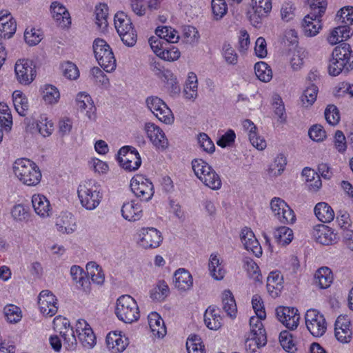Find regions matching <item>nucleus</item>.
I'll list each match as a JSON object with an SVG mask.
<instances>
[{"label": "nucleus", "instance_id": "nucleus-1", "mask_svg": "<svg viewBox=\"0 0 353 353\" xmlns=\"http://www.w3.org/2000/svg\"><path fill=\"white\" fill-rule=\"evenodd\" d=\"M14 176L23 185L34 187L39 185L42 179L39 165L28 158H19L12 165Z\"/></svg>", "mask_w": 353, "mask_h": 353}, {"label": "nucleus", "instance_id": "nucleus-2", "mask_svg": "<svg viewBox=\"0 0 353 353\" xmlns=\"http://www.w3.org/2000/svg\"><path fill=\"white\" fill-rule=\"evenodd\" d=\"M77 196L83 208L89 211L94 210L103 200L102 187L94 179L84 180L78 185Z\"/></svg>", "mask_w": 353, "mask_h": 353}, {"label": "nucleus", "instance_id": "nucleus-3", "mask_svg": "<svg viewBox=\"0 0 353 353\" xmlns=\"http://www.w3.org/2000/svg\"><path fill=\"white\" fill-rule=\"evenodd\" d=\"M353 69V50L347 43H343L336 46L332 53L330 60L328 72L336 77L343 70L349 71Z\"/></svg>", "mask_w": 353, "mask_h": 353}, {"label": "nucleus", "instance_id": "nucleus-4", "mask_svg": "<svg viewBox=\"0 0 353 353\" xmlns=\"http://www.w3.org/2000/svg\"><path fill=\"white\" fill-rule=\"evenodd\" d=\"M114 314L117 319L125 323H132L140 319V310L136 300L128 294L117 298L115 302Z\"/></svg>", "mask_w": 353, "mask_h": 353}, {"label": "nucleus", "instance_id": "nucleus-5", "mask_svg": "<svg viewBox=\"0 0 353 353\" xmlns=\"http://www.w3.org/2000/svg\"><path fill=\"white\" fill-rule=\"evenodd\" d=\"M94 57L101 68L107 72H113L117 66L112 48L102 39H96L92 45Z\"/></svg>", "mask_w": 353, "mask_h": 353}, {"label": "nucleus", "instance_id": "nucleus-6", "mask_svg": "<svg viewBox=\"0 0 353 353\" xmlns=\"http://www.w3.org/2000/svg\"><path fill=\"white\" fill-rule=\"evenodd\" d=\"M114 24L123 43L128 46H133L137 42V34L128 16L123 12H117Z\"/></svg>", "mask_w": 353, "mask_h": 353}, {"label": "nucleus", "instance_id": "nucleus-7", "mask_svg": "<svg viewBox=\"0 0 353 353\" xmlns=\"http://www.w3.org/2000/svg\"><path fill=\"white\" fill-rule=\"evenodd\" d=\"M53 328L59 332L63 340L65 349L74 350L77 346V338L74 334V326H71L68 319L57 316L53 320Z\"/></svg>", "mask_w": 353, "mask_h": 353}, {"label": "nucleus", "instance_id": "nucleus-8", "mask_svg": "<svg viewBox=\"0 0 353 353\" xmlns=\"http://www.w3.org/2000/svg\"><path fill=\"white\" fill-rule=\"evenodd\" d=\"M14 73L16 79L20 84L30 85L37 76L34 61L26 58L19 59L14 65Z\"/></svg>", "mask_w": 353, "mask_h": 353}, {"label": "nucleus", "instance_id": "nucleus-9", "mask_svg": "<svg viewBox=\"0 0 353 353\" xmlns=\"http://www.w3.org/2000/svg\"><path fill=\"white\" fill-rule=\"evenodd\" d=\"M117 161L120 166L126 171L138 170L141 165V159L137 150L132 146L122 147L118 152Z\"/></svg>", "mask_w": 353, "mask_h": 353}, {"label": "nucleus", "instance_id": "nucleus-10", "mask_svg": "<svg viewBox=\"0 0 353 353\" xmlns=\"http://www.w3.org/2000/svg\"><path fill=\"white\" fill-rule=\"evenodd\" d=\"M148 108L161 122L172 124L174 115L167 104L160 98L155 96L148 97L145 101Z\"/></svg>", "mask_w": 353, "mask_h": 353}, {"label": "nucleus", "instance_id": "nucleus-11", "mask_svg": "<svg viewBox=\"0 0 353 353\" xmlns=\"http://www.w3.org/2000/svg\"><path fill=\"white\" fill-rule=\"evenodd\" d=\"M270 209L274 216L283 224H292L296 221V216L293 210L288 203L279 197L271 199Z\"/></svg>", "mask_w": 353, "mask_h": 353}, {"label": "nucleus", "instance_id": "nucleus-12", "mask_svg": "<svg viewBox=\"0 0 353 353\" xmlns=\"http://www.w3.org/2000/svg\"><path fill=\"white\" fill-rule=\"evenodd\" d=\"M162 241V234L155 228H142L137 232V243L143 249L157 248Z\"/></svg>", "mask_w": 353, "mask_h": 353}, {"label": "nucleus", "instance_id": "nucleus-13", "mask_svg": "<svg viewBox=\"0 0 353 353\" xmlns=\"http://www.w3.org/2000/svg\"><path fill=\"white\" fill-rule=\"evenodd\" d=\"M130 188L134 195L141 201H148L153 196V184L143 175L133 176L130 181Z\"/></svg>", "mask_w": 353, "mask_h": 353}, {"label": "nucleus", "instance_id": "nucleus-14", "mask_svg": "<svg viewBox=\"0 0 353 353\" xmlns=\"http://www.w3.org/2000/svg\"><path fill=\"white\" fill-rule=\"evenodd\" d=\"M305 325L309 332L314 336H323L327 329L324 316L317 310L310 309L305 315Z\"/></svg>", "mask_w": 353, "mask_h": 353}, {"label": "nucleus", "instance_id": "nucleus-15", "mask_svg": "<svg viewBox=\"0 0 353 353\" xmlns=\"http://www.w3.org/2000/svg\"><path fill=\"white\" fill-rule=\"evenodd\" d=\"M39 312L45 316H54L59 309V301L54 293L48 290L40 292L37 297Z\"/></svg>", "mask_w": 353, "mask_h": 353}, {"label": "nucleus", "instance_id": "nucleus-16", "mask_svg": "<svg viewBox=\"0 0 353 353\" xmlns=\"http://www.w3.org/2000/svg\"><path fill=\"white\" fill-rule=\"evenodd\" d=\"M74 334L83 347L92 349L97 343L96 336L88 322L84 319H78L74 325Z\"/></svg>", "mask_w": 353, "mask_h": 353}, {"label": "nucleus", "instance_id": "nucleus-17", "mask_svg": "<svg viewBox=\"0 0 353 353\" xmlns=\"http://www.w3.org/2000/svg\"><path fill=\"white\" fill-rule=\"evenodd\" d=\"M26 130L31 134L37 132L43 137H48L54 131V123L46 114H42L36 120L27 119Z\"/></svg>", "mask_w": 353, "mask_h": 353}, {"label": "nucleus", "instance_id": "nucleus-18", "mask_svg": "<svg viewBox=\"0 0 353 353\" xmlns=\"http://www.w3.org/2000/svg\"><path fill=\"white\" fill-rule=\"evenodd\" d=\"M74 105L79 113L83 114L90 121L97 118V108L90 95L85 92H79L74 99Z\"/></svg>", "mask_w": 353, "mask_h": 353}, {"label": "nucleus", "instance_id": "nucleus-19", "mask_svg": "<svg viewBox=\"0 0 353 353\" xmlns=\"http://www.w3.org/2000/svg\"><path fill=\"white\" fill-rule=\"evenodd\" d=\"M144 131L147 137L157 150L164 151L168 148V139L164 132L158 125L152 122L145 123Z\"/></svg>", "mask_w": 353, "mask_h": 353}, {"label": "nucleus", "instance_id": "nucleus-20", "mask_svg": "<svg viewBox=\"0 0 353 353\" xmlns=\"http://www.w3.org/2000/svg\"><path fill=\"white\" fill-rule=\"evenodd\" d=\"M251 6L253 12L250 14V21L252 26L259 27L272 10V0H251Z\"/></svg>", "mask_w": 353, "mask_h": 353}, {"label": "nucleus", "instance_id": "nucleus-21", "mask_svg": "<svg viewBox=\"0 0 353 353\" xmlns=\"http://www.w3.org/2000/svg\"><path fill=\"white\" fill-rule=\"evenodd\" d=\"M278 320L287 328L294 330L298 327L300 315L295 307L279 306L276 309Z\"/></svg>", "mask_w": 353, "mask_h": 353}, {"label": "nucleus", "instance_id": "nucleus-22", "mask_svg": "<svg viewBox=\"0 0 353 353\" xmlns=\"http://www.w3.org/2000/svg\"><path fill=\"white\" fill-rule=\"evenodd\" d=\"M31 203L35 214L41 219H47L52 216V206L49 199L43 194L35 193L31 197Z\"/></svg>", "mask_w": 353, "mask_h": 353}, {"label": "nucleus", "instance_id": "nucleus-23", "mask_svg": "<svg viewBox=\"0 0 353 353\" xmlns=\"http://www.w3.org/2000/svg\"><path fill=\"white\" fill-rule=\"evenodd\" d=\"M173 285L178 292L181 293L187 292L193 288V276L185 268H179L174 272Z\"/></svg>", "mask_w": 353, "mask_h": 353}, {"label": "nucleus", "instance_id": "nucleus-24", "mask_svg": "<svg viewBox=\"0 0 353 353\" xmlns=\"http://www.w3.org/2000/svg\"><path fill=\"white\" fill-rule=\"evenodd\" d=\"M334 334L336 339L342 343H347L352 339V329L350 318L340 315L335 322Z\"/></svg>", "mask_w": 353, "mask_h": 353}, {"label": "nucleus", "instance_id": "nucleus-25", "mask_svg": "<svg viewBox=\"0 0 353 353\" xmlns=\"http://www.w3.org/2000/svg\"><path fill=\"white\" fill-rule=\"evenodd\" d=\"M312 234L314 239L321 245H330L338 241L337 234L331 228L324 224L314 227Z\"/></svg>", "mask_w": 353, "mask_h": 353}, {"label": "nucleus", "instance_id": "nucleus-26", "mask_svg": "<svg viewBox=\"0 0 353 353\" xmlns=\"http://www.w3.org/2000/svg\"><path fill=\"white\" fill-rule=\"evenodd\" d=\"M107 347L112 353L123 352L129 345V339L121 331L110 332L105 339Z\"/></svg>", "mask_w": 353, "mask_h": 353}, {"label": "nucleus", "instance_id": "nucleus-27", "mask_svg": "<svg viewBox=\"0 0 353 353\" xmlns=\"http://www.w3.org/2000/svg\"><path fill=\"white\" fill-rule=\"evenodd\" d=\"M17 30V21L8 10H0V37L10 39Z\"/></svg>", "mask_w": 353, "mask_h": 353}, {"label": "nucleus", "instance_id": "nucleus-28", "mask_svg": "<svg viewBox=\"0 0 353 353\" xmlns=\"http://www.w3.org/2000/svg\"><path fill=\"white\" fill-rule=\"evenodd\" d=\"M51 16L61 28H68L71 24L70 14L66 7L59 1L52 2L50 8Z\"/></svg>", "mask_w": 353, "mask_h": 353}, {"label": "nucleus", "instance_id": "nucleus-29", "mask_svg": "<svg viewBox=\"0 0 353 353\" xmlns=\"http://www.w3.org/2000/svg\"><path fill=\"white\" fill-rule=\"evenodd\" d=\"M241 241L244 248L252 252L256 257L262 255V248L251 229L245 228L241 230Z\"/></svg>", "mask_w": 353, "mask_h": 353}, {"label": "nucleus", "instance_id": "nucleus-30", "mask_svg": "<svg viewBox=\"0 0 353 353\" xmlns=\"http://www.w3.org/2000/svg\"><path fill=\"white\" fill-rule=\"evenodd\" d=\"M307 54L306 50L301 47L290 50L286 55L288 65L294 72L301 70L304 66Z\"/></svg>", "mask_w": 353, "mask_h": 353}, {"label": "nucleus", "instance_id": "nucleus-31", "mask_svg": "<svg viewBox=\"0 0 353 353\" xmlns=\"http://www.w3.org/2000/svg\"><path fill=\"white\" fill-rule=\"evenodd\" d=\"M210 275L216 281L222 280L226 274V268L223 258L217 253L210 254L208 262Z\"/></svg>", "mask_w": 353, "mask_h": 353}, {"label": "nucleus", "instance_id": "nucleus-32", "mask_svg": "<svg viewBox=\"0 0 353 353\" xmlns=\"http://www.w3.org/2000/svg\"><path fill=\"white\" fill-rule=\"evenodd\" d=\"M353 36V30L347 26H339L327 33L326 41L331 46L336 45L343 41H347Z\"/></svg>", "mask_w": 353, "mask_h": 353}, {"label": "nucleus", "instance_id": "nucleus-33", "mask_svg": "<svg viewBox=\"0 0 353 353\" xmlns=\"http://www.w3.org/2000/svg\"><path fill=\"white\" fill-rule=\"evenodd\" d=\"M41 101L47 106H54L59 103L61 99V93L59 88L54 85L46 83L39 88Z\"/></svg>", "mask_w": 353, "mask_h": 353}, {"label": "nucleus", "instance_id": "nucleus-34", "mask_svg": "<svg viewBox=\"0 0 353 353\" xmlns=\"http://www.w3.org/2000/svg\"><path fill=\"white\" fill-rule=\"evenodd\" d=\"M148 325L154 339H163L167 330L161 316L157 312H151L148 316Z\"/></svg>", "mask_w": 353, "mask_h": 353}, {"label": "nucleus", "instance_id": "nucleus-35", "mask_svg": "<svg viewBox=\"0 0 353 353\" xmlns=\"http://www.w3.org/2000/svg\"><path fill=\"white\" fill-rule=\"evenodd\" d=\"M283 289V277L279 271L271 272L267 279V290L272 298L280 296Z\"/></svg>", "mask_w": 353, "mask_h": 353}, {"label": "nucleus", "instance_id": "nucleus-36", "mask_svg": "<svg viewBox=\"0 0 353 353\" xmlns=\"http://www.w3.org/2000/svg\"><path fill=\"white\" fill-rule=\"evenodd\" d=\"M55 228L59 233L70 234L76 230L77 225L70 213L62 212L56 219Z\"/></svg>", "mask_w": 353, "mask_h": 353}, {"label": "nucleus", "instance_id": "nucleus-37", "mask_svg": "<svg viewBox=\"0 0 353 353\" xmlns=\"http://www.w3.org/2000/svg\"><path fill=\"white\" fill-rule=\"evenodd\" d=\"M302 27L305 36L313 37L322 29L321 17L308 14L303 20Z\"/></svg>", "mask_w": 353, "mask_h": 353}, {"label": "nucleus", "instance_id": "nucleus-38", "mask_svg": "<svg viewBox=\"0 0 353 353\" xmlns=\"http://www.w3.org/2000/svg\"><path fill=\"white\" fill-rule=\"evenodd\" d=\"M121 214L123 219L129 221L139 220L143 215V209L141 203L131 201L123 203L121 208Z\"/></svg>", "mask_w": 353, "mask_h": 353}, {"label": "nucleus", "instance_id": "nucleus-39", "mask_svg": "<svg viewBox=\"0 0 353 353\" xmlns=\"http://www.w3.org/2000/svg\"><path fill=\"white\" fill-rule=\"evenodd\" d=\"M70 274L72 281L76 283L78 288L87 292L90 290V283L85 276L83 269L77 265L70 268Z\"/></svg>", "mask_w": 353, "mask_h": 353}, {"label": "nucleus", "instance_id": "nucleus-40", "mask_svg": "<svg viewBox=\"0 0 353 353\" xmlns=\"http://www.w3.org/2000/svg\"><path fill=\"white\" fill-rule=\"evenodd\" d=\"M302 177L309 191L316 192L321 188V178L314 170L305 168L302 171Z\"/></svg>", "mask_w": 353, "mask_h": 353}, {"label": "nucleus", "instance_id": "nucleus-41", "mask_svg": "<svg viewBox=\"0 0 353 353\" xmlns=\"http://www.w3.org/2000/svg\"><path fill=\"white\" fill-rule=\"evenodd\" d=\"M266 343V335L249 332L245 341V349L250 353H259V350Z\"/></svg>", "mask_w": 353, "mask_h": 353}, {"label": "nucleus", "instance_id": "nucleus-42", "mask_svg": "<svg viewBox=\"0 0 353 353\" xmlns=\"http://www.w3.org/2000/svg\"><path fill=\"white\" fill-rule=\"evenodd\" d=\"M183 93L185 98L194 101L198 96V79L196 74L193 72L188 74L185 82Z\"/></svg>", "mask_w": 353, "mask_h": 353}, {"label": "nucleus", "instance_id": "nucleus-43", "mask_svg": "<svg viewBox=\"0 0 353 353\" xmlns=\"http://www.w3.org/2000/svg\"><path fill=\"white\" fill-rule=\"evenodd\" d=\"M204 321L206 326L212 330H217L222 325V318L219 311L212 306L208 307L205 310Z\"/></svg>", "mask_w": 353, "mask_h": 353}, {"label": "nucleus", "instance_id": "nucleus-44", "mask_svg": "<svg viewBox=\"0 0 353 353\" xmlns=\"http://www.w3.org/2000/svg\"><path fill=\"white\" fill-rule=\"evenodd\" d=\"M222 308L227 315L234 319L237 314V307L234 297L229 290H225L222 293Z\"/></svg>", "mask_w": 353, "mask_h": 353}, {"label": "nucleus", "instance_id": "nucleus-45", "mask_svg": "<svg viewBox=\"0 0 353 353\" xmlns=\"http://www.w3.org/2000/svg\"><path fill=\"white\" fill-rule=\"evenodd\" d=\"M316 218L323 223H330L334 219V212L332 207L325 202L318 203L314 208Z\"/></svg>", "mask_w": 353, "mask_h": 353}, {"label": "nucleus", "instance_id": "nucleus-46", "mask_svg": "<svg viewBox=\"0 0 353 353\" xmlns=\"http://www.w3.org/2000/svg\"><path fill=\"white\" fill-rule=\"evenodd\" d=\"M333 279L332 272L327 267L320 268L314 274L315 283L321 289L329 288L333 281Z\"/></svg>", "mask_w": 353, "mask_h": 353}, {"label": "nucleus", "instance_id": "nucleus-47", "mask_svg": "<svg viewBox=\"0 0 353 353\" xmlns=\"http://www.w3.org/2000/svg\"><path fill=\"white\" fill-rule=\"evenodd\" d=\"M12 101L14 108L20 116H26L28 110V101L26 96L20 90L12 93Z\"/></svg>", "mask_w": 353, "mask_h": 353}, {"label": "nucleus", "instance_id": "nucleus-48", "mask_svg": "<svg viewBox=\"0 0 353 353\" xmlns=\"http://www.w3.org/2000/svg\"><path fill=\"white\" fill-rule=\"evenodd\" d=\"M274 237L279 245L285 246L292 241L294 233L290 228L280 226L275 229Z\"/></svg>", "mask_w": 353, "mask_h": 353}, {"label": "nucleus", "instance_id": "nucleus-49", "mask_svg": "<svg viewBox=\"0 0 353 353\" xmlns=\"http://www.w3.org/2000/svg\"><path fill=\"white\" fill-rule=\"evenodd\" d=\"M170 294V288L163 280L159 281L150 292V296L154 301H163Z\"/></svg>", "mask_w": 353, "mask_h": 353}, {"label": "nucleus", "instance_id": "nucleus-50", "mask_svg": "<svg viewBox=\"0 0 353 353\" xmlns=\"http://www.w3.org/2000/svg\"><path fill=\"white\" fill-rule=\"evenodd\" d=\"M318 91L317 86L313 83L306 87L300 97L302 105L305 108L312 106L316 100Z\"/></svg>", "mask_w": 353, "mask_h": 353}, {"label": "nucleus", "instance_id": "nucleus-51", "mask_svg": "<svg viewBox=\"0 0 353 353\" xmlns=\"http://www.w3.org/2000/svg\"><path fill=\"white\" fill-rule=\"evenodd\" d=\"M86 270L93 283L97 285L103 283L105 280L104 273L103 272L102 268L96 262H88L86 264Z\"/></svg>", "mask_w": 353, "mask_h": 353}, {"label": "nucleus", "instance_id": "nucleus-52", "mask_svg": "<svg viewBox=\"0 0 353 353\" xmlns=\"http://www.w3.org/2000/svg\"><path fill=\"white\" fill-rule=\"evenodd\" d=\"M243 268L248 276L256 281H261L262 275L259 267L251 258L245 257L243 260Z\"/></svg>", "mask_w": 353, "mask_h": 353}, {"label": "nucleus", "instance_id": "nucleus-53", "mask_svg": "<svg viewBox=\"0 0 353 353\" xmlns=\"http://www.w3.org/2000/svg\"><path fill=\"white\" fill-rule=\"evenodd\" d=\"M287 163L285 157L282 154H278L270 165L268 172L270 176L276 177L280 176L284 171Z\"/></svg>", "mask_w": 353, "mask_h": 353}, {"label": "nucleus", "instance_id": "nucleus-54", "mask_svg": "<svg viewBox=\"0 0 353 353\" xmlns=\"http://www.w3.org/2000/svg\"><path fill=\"white\" fill-rule=\"evenodd\" d=\"M192 167L194 174L201 181L213 170L207 162L201 159L193 160Z\"/></svg>", "mask_w": 353, "mask_h": 353}, {"label": "nucleus", "instance_id": "nucleus-55", "mask_svg": "<svg viewBox=\"0 0 353 353\" xmlns=\"http://www.w3.org/2000/svg\"><path fill=\"white\" fill-rule=\"evenodd\" d=\"M60 70L65 78L69 80H77L80 75L77 65L72 61H65L60 63Z\"/></svg>", "mask_w": 353, "mask_h": 353}, {"label": "nucleus", "instance_id": "nucleus-56", "mask_svg": "<svg viewBox=\"0 0 353 353\" xmlns=\"http://www.w3.org/2000/svg\"><path fill=\"white\" fill-rule=\"evenodd\" d=\"M6 319L10 323H17L23 316L21 308L14 304H8L3 308Z\"/></svg>", "mask_w": 353, "mask_h": 353}, {"label": "nucleus", "instance_id": "nucleus-57", "mask_svg": "<svg viewBox=\"0 0 353 353\" xmlns=\"http://www.w3.org/2000/svg\"><path fill=\"white\" fill-rule=\"evenodd\" d=\"M272 105L275 115L278 117V120L281 123L285 122L286 120L285 108L284 103L279 94L274 93L272 95Z\"/></svg>", "mask_w": 353, "mask_h": 353}, {"label": "nucleus", "instance_id": "nucleus-58", "mask_svg": "<svg viewBox=\"0 0 353 353\" xmlns=\"http://www.w3.org/2000/svg\"><path fill=\"white\" fill-rule=\"evenodd\" d=\"M155 32L156 34L161 39L170 43H176L179 39L177 31L171 27H158L156 29Z\"/></svg>", "mask_w": 353, "mask_h": 353}, {"label": "nucleus", "instance_id": "nucleus-59", "mask_svg": "<svg viewBox=\"0 0 353 353\" xmlns=\"http://www.w3.org/2000/svg\"><path fill=\"white\" fill-rule=\"evenodd\" d=\"M0 125L3 126L6 131L8 132L12 126V116L7 103L0 102Z\"/></svg>", "mask_w": 353, "mask_h": 353}, {"label": "nucleus", "instance_id": "nucleus-60", "mask_svg": "<svg viewBox=\"0 0 353 353\" xmlns=\"http://www.w3.org/2000/svg\"><path fill=\"white\" fill-rule=\"evenodd\" d=\"M254 71L257 78L263 82H269L272 78L271 68L263 61L258 62L254 65Z\"/></svg>", "mask_w": 353, "mask_h": 353}, {"label": "nucleus", "instance_id": "nucleus-61", "mask_svg": "<svg viewBox=\"0 0 353 353\" xmlns=\"http://www.w3.org/2000/svg\"><path fill=\"white\" fill-rule=\"evenodd\" d=\"M221 55L226 63L234 65L237 64L239 56L234 47L229 43H224L221 49Z\"/></svg>", "mask_w": 353, "mask_h": 353}, {"label": "nucleus", "instance_id": "nucleus-62", "mask_svg": "<svg viewBox=\"0 0 353 353\" xmlns=\"http://www.w3.org/2000/svg\"><path fill=\"white\" fill-rule=\"evenodd\" d=\"M43 39V33L41 30L32 27H28L24 32V39L26 43L34 46L41 42Z\"/></svg>", "mask_w": 353, "mask_h": 353}, {"label": "nucleus", "instance_id": "nucleus-63", "mask_svg": "<svg viewBox=\"0 0 353 353\" xmlns=\"http://www.w3.org/2000/svg\"><path fill=\"white\" fill-rule=\"evenodd\" d=\"M336 19L343 23V26H353V6H345L336 13Z\"/></svg>", "mask_w": 353, "mask_h": 353}, {"label": "nucleus", "instance_id": "nucleus-64", "mask_svg": "<svg viewBox=\"0 0 353 353\" xmlns=\"http://www.w3.org/2000/svg\"><path fill=\"white\" fill-rule=\"evenodd\" d=\"M186 348L188 353H205L201 339L196 335L188 337L186 342Z\"/></svg>", "mask_w": 353, "mask_h": 353}]
</instances>
